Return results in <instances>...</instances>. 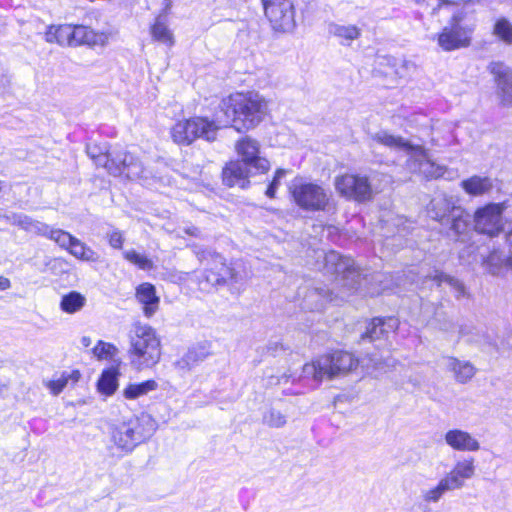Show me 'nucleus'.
<instances>
[{
    "instance_id": "a878e982",
    "label": "nucleus",
    "mask_w": 512,
    "mask_h": 512,
    "mask_svg": "<svg viewBox=\"0 0 512 512\" xmlns=\"http://www.w3.org/2000/svg\"><path fill=\"white\" fill-rule=\"evenodd\" d=\"M209 352L204 346H197L189 349L187 353L175 362V367L181 371H189L198 363L204 361Z\"/></svg>"
},
{
    "instance_id": "ddd939ff",
    "label": "nucleus",
    "mask_w": 512,
    "mask_h": 512,
    "mask_svg": "<svg viewBox=\"0 0 512 512\" xmlns=\"http://www.w3.org/2000/svg\"><path fill=\"white\" fill-rule=\"evenodd\" d=\"M196 255L200 261H204L208 259V257L212 259L213 266L209 268L204 275V279L208 284L216 286L222 283L237 282V275L234 269L226 265L219 254L203 250L197 251Z\"/></svg>"
},
{
    "instance_id": "4be33fe9",
    "label": "nucleus",
    "mask_w": 512,
    "mask_h": 512,
    "mask_svg": "<svg viewBox=\"0 0 512 512\" xmlns=\"http://www.w3.org/2000/svg\"><path fill=\"white\" fill-rule=\"evenodd\" d=\"M372 140L390 149L405 151L408 155H410L412 147L416 146L403 137L392 134L386 130H381L373 134Z\"/></svg>"
},
{
    "instance_id": "4c0bfd02",
    "label": "nucleus",
    "mask_w": 512,
    "mask_h": 512,
    "mask_svg": "<svg viewBox=\"0 0 512 512\" xmlns=\"http://www.w3.org/2000/svg\"><path fill=\"white\" fill-rule=\"evenodd\" d=\"M451 217L450 229L456 234H463L468 228V215L464 213L460 208L453 211Z\"/></svg>"
},
{
    "instance_id": "a211bd4d",
    "label": "nucleus",
    "mask_w": 512,
    "mask_h": 512,
    "mask_svg": "<svg viewBox=\"0 0 512 512\" xmlns=\"http://www.w3.org/2000/svg\"><path fill=\"white\" fill-rule=\"evenodd\" d=\"M497 84V95L504 106H512V70L501 62L489 65Z\"/></svg>"
},
{
    "instance_id": "58836bf2",
    "label": "nucleus",
    "mask_w": 512,
    "mask_h": 512,
    "mask_svg": "<svg viewBox=\"0 0 512 512\" xmlns=\"http://www.w3.org/2000/svg\"><path fill=\"white\" fill-rule=\"evenodd\" d=\"M286 422V416L274 408H270L263 415V423L272 428H281Z\"/></svg>"
},
{
    "instance_id": "bb28decb",
    "label": "nucleus",
    "mask_w": 512,
    "mask_h": 512,
    "mask_svg": "<svg viewBox=\"0 0 512 512\" xmlns=\"http://www.w3.org/2000/svg\"><path fill=\"white\" fill-rule=\"evenodd\" d=\"M72 35V25L50 26L45 33V39L49 43L72 46Z\"/></svg>"
},
{
    "instance_id": "a19ab883",
    "label": "nucleus",
    "mask_w": 512,
    "mask_h": 512,
    "mask_svg": "<svg viewBox=\"0 0 512 512\" xmlns=\"http://www.w3.org/2000/svg\"><path fill=\"white\" fill-rule=\"evenodd\" d=\"M118 352V349L111 343L99 341L93 348V354L100 360L112 359Z\"/></svg>"
},
{
    "instance_id": "39448f33",
    "label": "nucleus",
    "mask_w": 512,
    "mask_h": 512,
    "mask_svg": "<svg viewBox=\"0 0 512 512\" xmlns=\"http://www.w3.org/2000/svg\"><path fill=\"white\" fill-rule=\"evenodd\" d=\"M358 365L359 360L352 353L336 350L332 353L321 355L303 365L302 377L320 383L325 379L331 380L336 377L345 376L354 371Z\"/></svg>"
},
{
    "instance_id": "8fccbe9b",
    "label": "nucleus",
    "mask_w": 512,
    "mask_h": 512,
    "mask_svg": "<svg viewBox=\"0 0 512 512\" xmlns=\"http://www.w3.org/2000/svg\"><path fill=\"white\" fill-rule=\"evenodd\" d=\"M10 286H11L10 280L4 276H0V290L1 291L7 290L10 288Z\"/></svg>"
},
{
    "instance_id": "423d86ee",
    "label": "nucleus",
    "mask_w": 512,
    "mask_h": 512,
    "mask_svg": "<svg viewBox=\"0 0 512 512\" xmlns=\"http://www.w3.org/2000/svg\"><path fill=\"white\" fill-rule=\"evenodd\" d=\"M475 474L476 465L473 457L457 460L451 470L441 477L436 485L421 491V499L427 504H436L445 494L463 489Z\"/></svg>"
},
{
    "instance_id": "72a5a7b5",
    "label": "nucleus",
    "mask_w": 512,
    "mask_h": 512,
    "mask_svg": "<svg viewBox=\"0 0 512 512\" xmlns=\"http://www.w3.org/2000/svg\"><path fill=\"white\" fill-rule=\"evenodd\" d=\"M156 388L157 383L154 380H147L142 383L128 385L124 389L123 395L126 399L134 400L156 390Z\"/></svg>"
},
{
    "instance_id": "ea45409f",
    "label": "nucleus",
    "mask_w": 512,
    "mask_h": 512,
    "mask_svg": "<svg viewBox=\"0 0 512 512\" xmlns=\"http://www.w3.org/2000/svg\"><path fill=\"white\" fill-rule=\"evenodd\" d=\"M433 281H435L438 285H440L442 282L447 283L449 286H451L455 292L457 293V296H462L465 293L464 285L457 279L450 277L446 274H443L442 272L436 271L433 276H431Z\"/></svg>"
},
{
    "instance_id": "e433bc0d",
    "label": "nucleus",
    "mask_w": 512,
    "mask_h": 512,
    "mask_svg": "<svg viewBox=\"0 0 512 512\" xmlns=\"http://www.w3.org/2000/svg\"><path fill=\"white\" fill-rule=\"evenodd\" d=\"M61 231H62V229L53 228L46 223H43L36 219H33L28 233H33L36 235H41V236L47 237L48 239H50L56 243V236H55L56 234H54V232H61Z\"/></svg>"
},
{
    "instance_id": "7c9ffc66",
    "label": "nucleus",
    "mask_w": 512,
    "mask_h": 512,
    "mask_svg": "<svg viewBox=\"0 0 512 512\" xmlns=\"http://www.w3.org/2000/svg\"><path fill=\"white\" fill-rule=\"evenodd\" d=\"M151 35L155 41L166 46L171 47L174 44L173 33L168 28L165 19L161 16L157 17L155 23L152 25Z\"/></svg>"
},
{
    "instance_id": "f03ea898",
    "label": "nucleus",
    "mask_w": 512,
    "mask_h": 512,
    "mask_svg": "<svg viewBox=\"0 0 512 512\" xmlns=\"http://www.w3.org/2000/svg\"><path fill=\"white\" fill-rule=\"evenodd\" d=\"M325 267L328 272L335 274V284L332 291L316 289L307 296L310 300L321 299L313 309H322L327 301H336L337 298L344 300L353 291H357L361 285L362 278L351 258L341 256L335 251H330L325 256Z\"/></svg>"
},
{
    "instance_id": "c03bdc74",
    "label": "nucleus",
    "mask_w": 512,
    "mask_h": 512,
    "mask_svg": "<svg viewBox=\"0 0 512 512\" xmlns=\"http://www.w3.org/2000/svg\"><path fill=\"white\" fill-rule=\"evenodd\" d=\"M90 27L83 25L72 26V46L87 45Z\"/></svg>"
},
{
    "instance_id": "2f4dec72",
    "label": "nucleus",
    "mask_w": 512,
    "mask_h": 512,
    "mask_svg": "<svg viewBox=\"0 0 512 512\" xmlns=\"http://www.w3.org/2000/svg\"><path fill=\"white\" fill-rule=\"evenodd\" d=\"M86 303V298L79 292L72 291L64 295L60 302V308L69 314L80 311Z\"/></svg>"
},
{
    "instance_id": "aec40b11",
    "label": "nucleus",
    "mask_w": 512,
    "mask_h": 512,
    "mask_svg": "<svg viewBox=\"0 0 512 512\" xmlns=\"http://www.w3.org/2000/svg\"><path fill=\"white\" fill-rule=\"evenodd\" d=\"M248 164L242 161H231L223 169V181L226 185L245 187L248 177Z\"/></svg>"
},
{
    "instance_id": "7ed1b4c3",
    "label": "nucleus",
    "mask_w": 512,
    "mask_h": 512,
    "mask_svg": "<svg viewBox=\"0 0 512 512\" xmlns=\"http://www.w3.org/2000/svg\"><path fill=\"white\" fill-rule=\"evenodd\" d=\"M292 202L307 212H326L333 208L332 192L323 183L296 176L288 185Z\"/></svg>"
},
{
    "instance_id": "393cba45",
    "label": "nucleus",
    "mask_w": 512,
    "mask_h": 512,
    "mask_svg": "<svg viewBox=\"0 0 512 512\" xmlns=\"http://www.w3.org/2000/svg\"><path fill=\"white\" fill-rule=\"evenodd\" d=\"M329 33L338 38L342 45H350L352 41L358 39L361 35V29L356 25H341L336 23L329 24Z\"/></svg>"
},
{
    "instance_id": "f3484780",
    "label": "nucleus",
    "mask_w": 512,
    "mask_h": 512,
    "mask_svg": "<svg viewBox=\"0 0 512 512\" xmlns=\"http://www.w3.org/2000/svg\"><path fill=\"white\" fill-rule=\"evenodd\" d=\"M472 29L452 23L439 34L438 44L446 51L467 47L470 44Z\"/></svg>"
},
{
    "instance_id": "473e14b6",
    "label": "nucleus",
    "mask_w": 512,
    "mask_h": 512,
    "mask_svg": "<svg viewBox=\"0 0 512 512\" xmlns=\"http://www.w3.org/2000/svg\"><path fill=\"white\" fill-rule=\"evenodd\" d=\"M80 377L81 374L78 370L63 372L57 379L49 381L47 383V387L54 395H58L69 384V382L74 384L79 381Z\"/></svg>"
},
{
    "instance_id": "49530a36",
    "label": "nucleus",
    "mask_w": 512,
    "mask_h": 512,
    "mask_svg": "<svg viewBox=\"0 0 512 512\" xmlns=\"http://www.w3.org/2000/svg\"><path fill=\"white\" fill-rule=\"evenodd\" d=\"M286 173H287V170H285V169H277L276 170L274 178L266 190V195L268 197L273 198L275 196L276 190L278 189V187L280 185V181L286 175Z\"/></svg>"
},
{
    "instance_id": "f8f14e48",
    "label": "nucleus",
    "mask_w": 512,
    "mask_h": 512,
    "mask_svg": "<svg viewBox=\"0 0 512 512\" xmlns=\"http://www.w3.org/2000/svg\"><path fill=\"white\" fill-rule=\"evenodd\" d=\"M505 209V203H490L479 208L474 214L476 231L489 236L499 234L504 226L502 214Z\"/></svg>"
},
{
    "instance_id": "6ab92c4d",
    "label": "nucleus",
    "mask_w": 512,
    "mask_h": 512,
    "mask_svg": "<svg viewBox=\"0 0 512 512\" xmlns=\"http://www.w3.org/2000/svg\"><path fill=\"white\" fill-rule=\"evenodd\" d=\"M445 443L458 452H477L481 445L479 440L470 432L459 428L448 430L444 434Z\"/></svg>"
},
{
    "instance_id": "9d476101",
    "label": "nucleus",
    "mask_w": 512,
    "mask_h": 512,
    "mask_svg": "<svg viewBox=\"0 0 512 512\" xmlns=\"http://www.w3.org/2000/svg\"><path fill=\"white\" fill-rule=\"evenodd\" d=\"M262 5L273 30L289 33L295 29V7L292 0H272Z\"/></svg>"
},
{
    "instance_id": "6e6552de",
    "label": "nucleus",
    "mask_w": 512,
    "mask_h": 512,
    "mask_svg": "<svg viewBox=\"0 0 512 512\" xmlns=\"http://www.w3.org/2000/svg\"><path fill=\"white\" fill-rule=\"evenodd\" d=\"M221 120H209L206 117H191L178 120L170 129L172 140L178 145L188 146L196 139L212 142L216 139Z\"/></svg>"
},
{
    "instance_id": "4468645a",
    "label": "nucleus",
    "mask_w": 512,
    "mask_h": 512,
    "mask_svg": "<svg viewBox=\"0 0 512 512\" xmlns=\"http://www.w3.org/2000/svg\"><path fill=\"white\" fill-rule=\"evenodd\" d=\"M237 154L241 157L242 162L248 164L259 173H264L269 170V161L261 157L260 144L256 139L250 136H245L238 140L235 144Z\"/></svg>"
},
{
    "instance_id": "cd10ccee",
    "label": "nucleus",
    "mask_w": 512,
    "mask_h": 512,
    "mask_svg": "<svg viewBox=\"0 0 512 512\" xmlns=\"http://www.w3.org/2000/svg\"><path fill=\"white\" fill-rule=\"evenodd\" d=\"M458 208L454 207L452 202L446 197H436L432 199L429 207V215L431 218L442 222L446 217L451 216L454 210Z\"/></svg>"
},
{
    "instance_id": "412c9836",
    "label": "nucleus",
    "mask_w": 512,
    "mask_h": 512,
    "mask_svg": "<svg viewBox=\"0 0 512 512\" xmlns=\"http://www.w3.org/2000/svg\"><path fill=\"white\" fill-rule=\"evenodd\" d=\"M444 366L448 371L453 373L457 382L463 384L469 382L476 373V368L472 363L455 357L444 358Z\"/></svg>"
},
{
    "instance_id": "3c124183",
    "label": "nucleus",
    "mask_w": 512,
    "mask_h": 512,
    "mask_svg": "<svg viewBox=\"0 0 512 512\" xmlns=\"http://www.w3.org/2000/svg\"><path fill=\"white\" fill-rule=\"evenodd\" d=\"M185 231L189 235H193V236H198L199 235V230L196 227H190V228L186 229Z\"/></svg>"
},
{
    "instance_id": "9b49d317",
    "label": "nucleus",
    "mask_w": 512,
    "mask_h": 512,
    "mask_svg": "<svg viewBox=\"0 0 512 512\" xmlns=\"http://www.w3.org/2000/svg\"><path fill=\"white\" fill-rule=\"evenodd\" d=\"M334 187L339 195L358 202L368 201L373 195L372 186L366 176L356 174L336 176Z\"/></svg>"
},
{
    "instance_id": "0eeeda50",
    "label": "nucleus",
    "mask_w": 512,
    "mask_h": 512,
    "mask_svg": "<svg viewBox=\"0 0 512 512\" xmlns=\"http://www.w3.org/2000/svg\"><path fill=\"white\" fill-rule=\"evenodd\" d=\"M87 153L96 166L105 168L113 176L124 175L132 180L145 177L142 163L131 153L101 152L96 145L87 146Z\"/></svg>"
},
{
    "instance_id": "5701e85b",
    "label": "nucleus",
    "mask_w": 512,
    "mask_h": 512,
    "mask_svg": "<svg viewBox=\"0 0 512 512\" xmlns=\"http://www.w3.org/2000/svg\"><path fill=\"white\" fill-rule=\"evenodd\" d=\"M136 297L143 304V311L146 317L153 316L158 310L159 297L156 295L155 287L152 284H140L136 289Z\"/></svg>"
},
{
    "instance_id": "1a4fd4ad",
    "label": "nucleus",
    "mask_w": 512,
    "mask_h": 512,
    "mask_svg": "<svg viewBox=\"0 0 512 512\" xmlns=\"http://www.w3.org/2000/svg\"><path fill=\"white\" fill-rule=\"evenodd\" d=\"M149 434L145 432L142 420L136 416L114 425L110 431V439L113 444L111 449H116L120 456L131 453Z\"/></svg>"
},
{
    "instance_id": "79ce46f5",
    "label": "nucleus",
    "mask_w": 512,
    "mask_h": 512,
    "mask_svg": "<svg viewBox=\"0 0 512 512\" xmlns=\"http://www.w3.org/2000/svg\"><path fill=\"white\" fill-rule=\"evenodd\" d=\"M112 34L108 31H95L90 28L87 45L91 47H103L108 44Z\"/></svg>"
},
{
    "instance_id": "b1692460",
    "label": "nucleus",
    "mask_w": 512,
    "mask_h": 512,
    "mask_svg": "<svg viewBox=\"0 0 512 512\" xmlns=\"http://www.w3.org/2000/svg\"><path fill=\"white\" fill-rule=\"evenodd\" d=\"M463 190L472 196H481L493 188V180L487 176L474 175L461 182Z\"/></svg>"
},
{
    "instance_id": "09e8293b",
    "label": "nucleus",
    "mask_w": 512,
    "mask_h": 512,
    "mask_svg": "<svg viewBox=\"0 0 512 512\" xmlns=\"http://www.w3.org/2000/svg\"><path fill=\"white\" fill-rule=\"evenodd\" d=\"M439 329L446 333H452L456 330V325L451 320H445L443 323H440Z\"/></svg>"
},
{
    "instance_id": "5fc2aeb1",
    "label": "nucleus",
    "mask_w": 512,
    "mask_h": 512,
    "mask_svg": "<svg viewBox=\"0 0 512 512\" xmlns=\"http://www.w3.org/2000/svg\"><path fill=\"white\" fill-rule=\"evenodd\" d=\"M381 277H382V275H381V274H378V275L376 276V278H377V280H378L379 282H382V280H380V278H381Z\"/></svg>"
},
{
    "instance_id": "f704fd0d",
    "label": "nucleus",
    "mask_w": 512,
    "mask_h": 512,
    "mask_svg": "<svg viewBox=\"0 0 512 512\" xmlns=\"http://www.w3.org/2000/svg\"><path fill=\"white\" fill-rule=\"evenodd\" d=\"M493 34L504 43L512 44V24L506 18H500L495 22Z\"/></svg>"
},
{
    "instance_id": "c9c22d12",
    "label": "nucleus",
    "mask_w": 512,
    "mask_h": 512,
    "mask_svg": "<svg viewBox=\"0 0 512 512\" xmlns=\"http://www.w3.org/2000/svg\"><path fill=\"white\" fill-rule=\"evenodd\" d=\"M123 257L130 263L142 270H151L154 267L153 261L146 255L139 254L135 250H126Z\"/></svg>"
},
{
    "instance_id": "20e7f679",
    "label": "nucleus",
    "mask_w": 512,
    "mask_h": 512,
    "mask_svg": "<svg viewBox=\"0 0 512 512\" xmlns=\"http://www.w3.org/2000/svg\"><path fill=\"white\" fill-rule=\"evenodd\" d=\"M130 361L137 370L151 368L161 357V345L156 331L148 324L136 322L129 333Z\"/></svg>"
},
{
    "instance_id": "864d4df0",
    "label": "nucleus",
    "mask_w": 512,
    "mask_h": 512,
    "mask_svg": "<svg viewBox=\"0 0 512 512\" xmlns=\"http://www.w3.org/2000/svg\"><path fill=\"white\" fill-rule=\"evenodd\" d=\"M374 366L376 369H380L381 363L379 361H375Z\"/></svg>"
},
{
    "instance_id": "c85d7f7f",
    "label": "nucleus",
    "mask_w": 512,
    "mask_h": 512,
    "mask_svg": "<svg viewBox=\"0 0 512 512\" xmlns=\"http://www.w3.org/2000/svg\"><path fill=\"white\" fill-rule=\"evenodd\" d=\"M388 326L390 329H394L396 326V321L394 319H388L386 322L382 318H374L367 326L366 332L362 335V338H368L370 340L380 339L387 333L385 326Z\"/></svg>"
},
{
    "instance_id": "f257e3e1",
    "label": "nucleus",
    "mask_w": 512,
    "mask_h": 512,
    "mask_svg": "<svg viewBox=\"0 0 512 512\" xmlns=\"http://www.w3.org/2000/svg\"><path fill=\"white\" fill-rule=\"evenodd\" d=\"M226 117L225 126L247 132L260 125L269 113L268 101L258 92H237L223 98L219 104Z\"/></svg>"
},
{
    "instance_id": "a18cd8bd",
    "label": "nucleus",
    "mask_w": 512,
    "mask_h": 512,
    "mask_svg": "<svg viewBox=\"0 0 512 512\" xmlns=\"http://www.w3.org/2000/svg\"><path fill=\"white\" fill-rule=\"evenodd\" d=\"M12 88V79L8 70L0 63V97L9 94Z\"/></svg>"
},
{
    "instance_id": "37998d69",
    "label": "nucleus",
    "mask_w": 512,
    "mask_h": 512,
    "mask_svg": "<svg viewBox=\"0 0 512 512\" xmlns=\"http://www.w3.org/2000/svg\"><path fill=\"white\" fill-rule=\"evenodd\" d=\"M6 221L12 225L18 226L20 229L28 232L33 218L23 213H12L4 216Z\"/></svg>"
},
{
    "instance_id": "de8ad7c7",
    "label": "nucleus",
    "mask_w": 512,
    "mask_h": 512,
    "mask_svg": "<svg viewBox=\"0 0 512 512\" xmlns=\"http://www.w3.org/2000/svg\"><path fill=\"white\" fill-rule=\"evenodd\" d=\"M106 237H107V240L109 242V245L112 248H115V249H121L122 248V246L124 244V236H123V233L120 230L114 229V230L108 232Z\"/></svg>"
},
{
    "instance_id": "2eb2a0df",
    "label": "nucleus",
    "mask_w": 512,
    "mask_h": 512,
    "mask_svg": "<svg viewBox=\"0 0 512 512\" xmlns=\"http://www.w3.org/2000/svg\"><path fill=\"white\" fill-rule=\"evenodd\" d=\"M409 170L418 173L425 178H438L444 174V168L432 162L426 149L422 145L412 147L407 161Z\"/></svg>"
},
{
    "instance_id": "c756f323",
    "label": "nucleus",
    "mask_w": 512,
    "mask_h": 512,
    "mask_svg": "<svg viewBox=\"0 0 512 512\" xmlns=\"http://www.w3.org/2000/svg\"><path fill=\"white\" fill-rule=\"evenodd\" d=\"M119 372L116 368L104 370L98 380V390L106 396H111L118 388Z\"/></svg>"
},
{
    "instance_id": "603ef678",
    "label": "nucleus",
    "mask_w": 512,
    "mask_h": 512,
    "mask_svg": "<svg viewBox=\"0 0 512 512\" xmlns=\"http://www.w3.org/2000/svg\"><path fill=\"white\" fill-rule=\"evenodd\" d=\"M81 341H82V344L86 347L90 345V338H88V337H83Z\"/></svg>"
},
{
    "instance_id": "dca6fc26",
    "label": "nucleus",
    "mask_w": 512,
    "mask_h": 512,
    "mask_svg": "<svg viewBox=\"0 0 512 512\" xmlns=\"http://www.w3.org/2000/svg\"><path fill=\"white\" fill-rule=\"evenodd\" d=\"M56 234V243L67 250L75 258L85 262H98L100 255L84 242L62 230L54 232Z\"/></svg>"
}]
</instances>
